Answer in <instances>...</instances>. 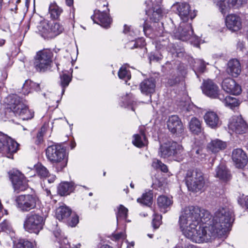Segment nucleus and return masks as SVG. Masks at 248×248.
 <instances>
[{"mask_svg":"<svg viewBox=\"0 0 248 248\" xmlns=\"http://www.w3.org/2000/svg\"><path fill=\"white\" fill-rule=\"evenodd\" d=\"M143 30L144 32L145 35L150 33L151 31V29L150 28V26H149L146 21H144V24L143 25Z\"/></svg>","mask_w":248,"mask_h":248,"instance_id":"6e6d98bb","label":"nucleus"},{"mask_svg":"<svg viewBox=\"0 0 248 248\" xmlns=\"http://www.w3.org/2000/svg\"><path fill=\"white\" fill-rule=\"evenodd\" d=\"M41 35L45 38H52L59 34L63 30V26L59 23L54 22L49 26L47 24H41L38 27Z\"/></svg>","mask_w":248,"mask_h":248,"instance_id":"9b49d317","label":"nucleus"},{"mask_svg":"<svg viewBox=\"0 0 248 248\" xmlns=\"http://www.w3.org/2000/svg\"><path fill=\"white\" fill-rule=\"evenodd\" d=\"M70 209L65 206L58 207L56 211V217L59 220H67L68 217L71 215Z\"/></svg>","mask_w":248,"mask_h":248,"instance_id":"cd10ccee","label":"nucleus"},{"mask_svg":"<svg viewBox=\"0 0 248 248\" xmlns=\"http://www.w3.org/2000/svg\"><path fill=\"white\" fill-rule=\"evenodd\" d=\"M114 237L116 239H124L125 237V234L124 232H121L115 234L114 235Z\"/></svg>","mask_w":248,"mask_h":248,"instance_id":"13d9d810","label":"nucleus"},{"mask_svg":"<svg viewBox=\"0 0 248 248\" xmlns=\"http://www.w3.org/2000/svg\"><path fill=\"white\" fill-rule=\"evenodd\" d=\"M232 159L238 168H243L248 163V157L245 152L241 149H234L232 153Z\"/></svg>","mask_w":248,"mask_h":248,"instance_id":"6ab92c4d","label":"nucleus"},{"mask_svg":"<svg viewBox=\"0 0 248 248\" xmlns=\"http://www.w3.org/2000/svg\"><path fill=\"white\" fill-rule=\"evenodd\" d=\"M190 154L193 158L201 159L204 156L202 154V150L200 148H193L190 151Z\"/></svg>","mask_w":248,"mask_h":248,"instance_id":"c03bdc74","label":"nucleus"},{"mask_svg":"<svg viewBox=\"0 0 248 248\" xmlns=\"http://www.w3.org/2000/svg\"><path fill=\"white\" fill-rule=\"evenodd\" d=\"M216 171V177L222 181H227L231 178L230 171L224 164H220L217 168Z\"/></svg>","mask_w":248,"mask_h":248,"instance_id":"bb28decb","label":"nucleus"},{"mask_svg":"<svg viewBox=\"0 0 248 248\" xmlns=\"http://www.w3.org/2000/svg\"><path fill=\"white\" fill-rule=\"evenodd\" d=\"M130 30V28L129 27L127 26L126 25H124V33H127L128 32H129L130 33H131ZM130 35H131V34H130Z\"/></svg>","mask_w":248,"mask_h":248,"instance_id":"680f3d73","label":"nucleus"},{"mask_svg":"<svg viewBox=\"0 0 248 248\" xmlns=\"http://www.w3.org/2000/svg\"><path fill=\"white\" fill-rule=\"evenodd\" d=\"M15 191L19 193L28 187V181L23 174L17 170H11L9 172Z\"/></svg>","mask_w":248,"mask_h":248,"instance_id":"9d476101","label":"nucleus"},{"mask_svg":"<svg viewBox=\"0 0 248 248\" xmlns=\"http://www.w3.org/2000/svg\"><path fill=\"white\" fill-rule=\"evenodd\" d=\"M10 108L16 115L19 116L23 120L31 119L34 116V112L29 109L27 106L16 95L12 97Z\"/></svg>","mask_w":248,"mask_h":248,"instance_id":"0eeeda50","label":"nucleus"},{"mask_svg":"<svg viewBox=\"0 0 248 248\" xmlns=\"http://www.w3.org/2000/svg\"><path fill=\"white\" fill-rule=\"evenodd\" d=\"M229 130L237 134H243L248 132V125L241 116H233L229 122Z\"/></svg>","mask_w":248,"mask_h":248,"instance_id":"f8f14e48","label":"nucleus"},{"mask_svg":"<svg viewBox=\"0 0 248 248\" xmlns=\"http://www.w3.org/2000/svg\"><path fill=\"white\" fill-rule=\"evenodd\" d=\"M203 118L206 124L211 128H217L221 125V122L218 115L214 111L207 112Z\"/></svg>","mask_w":248,"mask_h":248,"instance_id":"412c9836","label":"nucleus"},{"mask_svg":"<svg viewBox=\"0 0 248 248\" xmlns=\"http://www.w3.org/2000/svg\"><path fill=\"white\" fill-rule=\"evenodd\" d=\"M154 44L158 50H170L169 49V40L167 37L159 36L154 41Z\"/></svg>","mask_w":248,"mask_h":248,"instance_id":"c756f323","label":"nucleus"},{"mask_svg":"<svg viewBox=\"0 0 248 248\" xmlns=\"http://www.w3.org/2000/svg\"><path fill=\"white\" fill-rule=\"evenodd\" d=\"M172 203L171 200L165 196H160L157 199L158 205L161 210H164V212H166L165 210L169 207Z\"/></svg>","mask_w":248,"mask_h":248,"instance_id":"f704fd0d","label":"nucleus"},{"mask_svg":"<svg viewBox=\"0 0 248 248\" xmlns=\"http://www.w3.org/2000/svg\"><path fill=\"white\" fill-rule=\"evenodd\" d=\"M186 183L189 190L198 192L202 190L205 185V180L202 173L196 170H189L185 176Z\"/></svg>","mask_w":248,"mask_h":248,"instance_id":"39448f33","label":"nucleus"},{"mask_svg":"<svg viewBox=\"0 0 248 248\" xmlns=\"http://www.w3.org/2000/svg\"><path fill=\"white\" fill-rule=\"evenodd\" d=\"M140 88L142 93L151 95L155 91V81L153 78L145 79L140 83Z\"/></svg>","mask_w":248,"mask_h":248,"instance_id":"5701e85b","label":"nucleus"},{"mask_svg":"<svg viewBox=\"0 0 248 248\" xmlns=\"http://www.w3.org/2000/svg\"><path fill=\"white\" fill-rule=\"evenodd\" d=\"M18 144L10 137L0 133V152L13 154L18 150Z\"/></svg>","mask_w":248,"mask_h":248,"instance_id":"4468645a","label":"nucleus"},{"mask_svg":"<svg viewBox=\"0 0 248 248\" xmlns=\"http://www.w3.org/2000/svg\"><path fill=\"white\" fill-rule=\"evenodd\" d=\"M62 10L56 3H51L49 7V12L53 18H57L61 14Z\"/></svg>","mask_w":248,"mask_h":248,"instance_id":"c9c22d12","label":"nucleus"},{"mask_svg":"<svg viewBox=\"0 0 248 248\" xmlns=\"http://www.w3.org/2000/svg\"><path fill=\"white\" fill-rule=\"evenodd\" d=\"M37 174L42 178H46L49 174L47 169L41 163L34 166Z\"/></svg>","mask_w":248,"mask_h":248,"instance_id":"4c0bfd02","label":"nucleus"},{"mask_svg":"<svg viewBox=\"0 0 248 248\" xmlns=\"http://www.w3.org/2000/svg\"><path fill=\"white\" fill-rule=\"evenodd\" d=\"M150 61L158 62L162 59V55L161 54H155V53H151L149 56Z\"/></svg>","mask_w":248,"mask_h":248,"instance_id":"603ef678","label":"nucleus"},{"mask_svg":"<svg viewBox=\"0 0 248 248\" xmlns=\"http://www.w3.org/2000/svg\"><path fill=\"white\" fill-rule=\"evenodd\" d=\"M162 0H151L150 1H146V3L150 7V3H152V10L151 12H152L151 16H150V10L149 9L146 10V14L150 16V19L153 21L156 22L158 21L162 16V10L160 7V4Z\"/></svg>","mask_w":248,"mask_h":248,"instance_id":"f3484780","label":"nucleus"},{"mask_svg":"<svg viewBox=\"0 0 248 248\" xmlns=\"http://www.w3.org/2000/svg\"><path fill=\"white\" fill-rule=\"evenodd\" d=\"M52 52L48 49H44L38 51L35 57L34 62L36 70L39 72H45L51 67Z\"/></svg>","mask_w":248,"mask_h":248,"instance_id":"423d86ee","label":"nucleus"},{"mask_svg":"<svg viewBox=\"0 0 248 248\" xmlns=\"http://www.w3.org/2000/svg\"><path fill=\"white\" fill-rule=\"evenodd\" d=\"M71 81L70 76L66 74H63L61 76V84L62 87V93L64 92V88L67 87Z\"/></svg>","mask_w":248,"mask_h":248,"instance_id":"79ce46f5","label":"nucleus"},{"mask_svg":"<svg viewBox=\"0 0 248 248\" xmlns=\"http://www.w3.org/2000/svg\"><path fill=\"white\" fill-rule=\"evenodd\" d=\"M46 177L48 182L50 184L53 183L56 179V176L53 174H48Z\"/></svg>","mask_w":248,"mask_h":248,"instance_id":"4d7b16f0","label":"nucleus"},{"mask_svg":"<svg viewBox=\"0 0 248 248\" xmlns=\"http://www.w3.org/2000/svg\"><path fill=\"white\" fill-rule=\"evenodd\" d=\"M162 216L159 215L154 214V217L152 221L153 227L155 229L159 228L161 223Z\"/></svg>","mask_w":248,"mask_h":248,"instance_id":"de8ad7c7","label":"nucleus"},{"mask_svg":"<svg viewBox=\"0 0 248 248\" xmlns=\"http://www.w3.org/2000/svg\"><path fill=\"white\" fill-rule=\"evenodd\" d=\"M46 154L47 159L55 165L57 171H61L67 165L66 151L61 145L49 146L46 150Z\"/></svg>","mask_w":248,"mask_h":248,"instance_id":"7ed1b4c3","label":"nucleus"},{"mask_svg":"<svg viewBox=\"0 0 248 248\" xmlns=\"http://www.w3.org/2000/svg\"><path fill=\"white\" fill-rule=\"evenodd\" d=\"M222 88L226 93L233 95H238L242 91L241 86L231 78H226L223 80Z\"/></svg>","mask_w":248,"mask_h":248,"instance_id":"aec40b11","label":"nucleus"},{"mask_svg":"<svg viewBox=\"0 0 248 248\" xmlns=\"http://www.w3.org/2000/svg\"><path fill=\"white\" fill-rule=\"evenodd\" d=\"M194 67L200 72L203 73L204 72L206 63L202 60H198L195 62Z\"/></svg>","mask_w":248,"mask_h":248,"instance_id":"49530a36","label":"nucleus"},{"mask_svg":"<svg viewBox=\"0 0 248 248\" xmlns=\"http://www.w3.org/2000/svg\"><path fill=\"white\" fill-rule=\"evenodd\" d=\"M172 7L182 20L179 27L173 31L174 37L183 41L190 40L191 44L198 46V37L193 35L191 24L187 23L189 19L192 20L195 17L196 11L191 10L189 4L186 2H176Z\"/></svg>","mask_w":248,"mask_h":248,"instance_id":"f03ea898","label":"nucleus"},{"mask_svg":"<svg viewBox=\"0 0 248 248\" xmlns=\"http://www.w3.org/2000/svg\"><path fill=\"white\" fill-rule=\"evenodd\" d=\"M101 248H112L110 246H108V245H103Z\"/></svg>","mask_w":248,"mask_h":248,"instance_id":"338daca9","label":"nucleus"},{"mask_svg":"<svg viewBox=\"0 0 248 248\" xmlns=\"http://www.w3.org/2000/svg\"><path fill=\"white\" fill-rule=\"evenodd\" d=\"M152 166L156 169H160L161 171L164 172H166L168 171V168L167 166L158 159H154L153 160Z\"/></svg>","mask_w":248,"mask_h":248,"instance_id":"a19ab883","label":"nucleus"},{"mask_svg":"<svg viewBox=\"0 0 248 248\" xmlns=\"http://www.w3.org/2000/svg\"><path fill=\"white\" fill-rule=\"evenodd\" d=\"M31 88L30 87H26L24 88V85H23L22 88V93L24 95L28 94L29 93L31 92Z\"/></svg>","mask_w":248,"mask_h":248,"instance_id":"bf43d9fd","label":"nucleus"},{"mask_svg":"<svg viewBox=\"0 0 248 248\" xmlns=\"http://www.w3.org/2000/svg\"><path fill=\"white\" fill-rule=\"evenodd\" d=\"M227 71L233 77H237L241 72L239 62L236 59H232L228 63Z\"/></svg>","mask_w":248,"mask_h":248,"instance_id":"b1692460","label":"nucleus"},{"mask_svg":"<svg viewBox=\"0 0 248 248\" xmlns=\"http://www.w3.org/2000/svg\"><path fill=\"white\" fill-rule=\"evenodd\" d=\"M218 99L222 101L226 106L233 108L239 105V102L236 98L230 96H225L224 95H219Z\"/></svg>","mask_w":248,"mask_h":248,"instance_id":"7c9ffc66","label":"nucleus"},{"mask_svg":"<svg viewBox=\"0 0 248 248\" xmlns=\"http://www.w3.org/2000/svg\"><path fill=\"white\" fill-rule=\"evenodd\" d=\"M74 189V185L73 182H64L61 183L58 188V193L61 196L69 194Z\"/></svg>","mask_w":248,"mask_h":248,"instance_id":"c85d7f7f","label":"nucleus"},{"mask_svg":"<svg viewBox=\"0 0 248 248\" xmlns=\"http://www.w3.org/2000/svg\"><path fill=\"white\" fill-rule=\"evenodd\" d=\"M214 216H215V215ZM211 217L212 216L208 211L203 209H200V223L201 222L205 224L204 226H206L208 227L213 224V218L210 221ZM214 217H213V218H214Z\"/></svg>","mask_w":248,"mask_h":248,"instance_id":"72a5a7b5","label":"nucleus"},{"mask_svg":"<svg viewBox=\"0 0 248 248\" xmlns=\"http://www.w3.org/2000/svg\"><path fill=\"white\" fill-rule=\"evenodd\" d=\"M223 15L228 13L232 7L238 8L245 4L247 0H213Z\"/></svg>","mask_w":248,"mask_h":248,"instance_id":"ddd939ff","label":"nucleus"},{"mask_svg":"<svg viewBox=\"0 0 248 248\" xmlns=\"http://www.w3.org/2000/svg\"><path fill=\"white\" fill-rule=\"evenodd\" d=\"M128 209L123 205H120L118 207L116 213L117 222L120 220L126 219L127 216Z\"/></svg>","mask_w":248,"mask_h":248,"instance_id":"e433bc0d","label":"nucleus"},{"mask_svg":"<svg viewBox=\"0 0 248 248\" xmlns=\"http://www.w3.org/2000/svg\"><path fill=\"white\" fill-rule=\"evenodd\" d=\"M78 222V217L77 215H72L71 219L68 222V224L71 227H75Z\"/></svg>","mask_w":248,"mask_h":248,"instance_id":"3c124183","label":"nucleus"},{"mask_svg":"<svg viewBox=\"0 0 248 248\" xmlns=\"http://www.w3.org/2000/svg\"><path fill=\"white\" fill-rule=\"evenodd\" d=\"M16 248H34L35 244L26 239H20L16 245Z\"/></svg>","mask_w":248,"mask_h":248,"instance_id":"58836bf2","label":"nucleus"},{"mask_svg":"<svg viewBox=\"0 0 248 248\" xmlns=\"http://www.w3.org/2000/svg\"><path fill=\"white\" fill-rule=\"evenodd\" d=\"M67 5L71 6L73 5V0H65Z\"/></svg>","mask_w":248,"mask_h":248,"instance_id":"e2e57ef3","label":"nucleus"},{"mask_svg":"<svg viewBox=\"0 0 248 248\" xmlns=\"http://www.w3.org/2000/svg\"><path fill=\"white\" fill-rule=\"evenodd\" d=\"M59 243L60 244V248H71V247L66 237H62L59 238Z\"/></svg>","mask_w":248,"mask_h":248,"instance_id":"09e8293b","label":"nucleus"},{"mask_svg":"<svg viewBox=\"0 0 248 248\" xmlns=\"http://www.w3.org/2000/svg\"><path fill=\"white\" fill-rule=\"evenodd\" d=\"M147 140L144 133L141 132L140 134H135L133 136V144L141 148L147 144Z\"/></svg>","mask_w":248,"mask_h":248,"instance_id":"473e14b6","label":"nucleus"},{"mask_svg":"<svg viewBox=\"0 0 248 248\" xmlns=\"http://www.w3.org/2000/svg\"><path fill=\"white\" fill-rule=\"evenodd\" d=\"M202 88L203 93L212 98H218L219 95H222L219 93L218 86L210 79L204 81Z\"/></svg>","mask_w":248,"mask_h":248,"instance_id":"dca6fc26","label":"nucleus"},{"mask_svg":"<svg viewBox=\"0 0 248 248\" xmlns=\"http://www.w3.org/2000/svg\"><path fill=\"white\" fill-rule=\"evenodd\" d=\"M133 96L131 94H127L124 98L123 97V103L124 107L132 105Z\"/></svg>","mask_w":248,"mask_h":248,"instance_id":"8fccbe9b","label":"nucleus"},{"mask_svg":"<svg viewBox=\"0 0 248 248\" xmlns=\"http://www.w3.org/2000/svg\"><path fill=\"white\" fill-rule=\"evenodd\" d=\"M245 204L248 209V197L247 198L246 200L245 201Z\"/></svg>","mask_w":248,"mask_h":248,"instance_id":"774afa93","label":"nucleus"},{"mask_svg":"<svg viewBox=\"0 0 248 248\" xmlns=\"http://www.w3.org/2000/svg\"><path fill=\"white\" fill-rule=\"evenodd\" d=\"M167 126L170 131L176 135H179L184 132L183 124L177 115H172L169 117Z\"/></svg>","mask_w":248,"mask_h":248,"instance_id":"a211bd4d","label":"nucleus"},{"mask_svg":"<svg viewBox=\"0 0 248 248\" xmlns=\"http://www.w3.org/2000/svg\"><path fill=\"white\" fill-rule=\"evenodd\" d=\"M39 199L34 195H21L16 197L17 208L22 212H29L36 208Z\"/></svg>","mask_w":248,"mask_h":248,"instance_id":"1a4fd4ad","label":"nucleus"},{"mask_svg":"<svg viewBox=\"0 0 248 248\" xmlns=\"http://www.w3.org/2000/svg\"><path fill=\"white\" fill-rule=\"evenodd\" d=\"M186 248H199L197 246L193 245H189L187 246Z\"/></svg>","mask_w":248,"mask_h":248,"instance_id":"69168bd1","label":"nucleus"},{"mask_svg":"<svg viewBox=\"0 0 248 248\" xmlns=\"http://www.w3.org/2000/svg\"><path fill=\"white\" fill-rule=\"evenodd\" d=\"M183 148L176 142L168 141L161 144L158 155L162 158L172 156L175 160L180 161L183 155Z\"/></svg>","mask_w":248,"mask_h":248,"instance_id":"20e7f679","label":"nucleus"},{"mask_svg":"<svg viewBox=\"0 0 248 248\" xmlns=\"http://www.w3.org/2000/svg\"><path fill=\"white\" fill-rule=\"evenodd\" d=\"M54 234L56 238H58L59 239L60 238H62V237H63V236H62V235H61V230H57L56 231H55L54 232Z\"/></svg>","mask_w":248,"mask_h":248,"instance_id":"052dcab7","label":"nucleus"},{"mask_svg":"<svg viewBox=\"0 0 248 248\" xmlns=\"http://www.w3.org/2000/svg\"><path fill=\"white\" fill-rule=\"evenodd\" d=\"M0 227L3 231H6L9 230L10 226L8 222L6 220H4L0 224Z\"/></svg>","mask_w":248,"mask_h":248,"instance_id":"864d4df0","label":"nucleus"},{"mask_svg":"<svg viewBox=\"0 0 248 248\" xmlns=\"http://www.w3.org/2000/svg\"><path fill=\"white\" fill-rule=\"evenodd\" d=\"M226 147V143L219 139L212 140L207 145L208 149L214 153H216L220 151L224 150Z\"/></svg>","mask_w":248,"mask_h":248,"instance_id":"393cba45","label":"nucleus"},{"mask_svg":"<svg viewBox=\"0 0 248 248\" xmlns=\"http://www.w3.org/2000/svg\"><path fill=\"white\" fill-rule=\"evenodd\" d=\"M109 10H103L101 12L99 10H95L93 15L91 16L93 22L98 24L104 28H108L111 23V19L108 13Z\"/></svg>","mask_w":248,"mask_h":248,"instance_id":"2eb2a0df","label":"nucleus"},{"mask_svg":"<svg viewBox=\"0 0 248 248\" xmlns=\"http://www.w3.org/2000/svg\"><path fill=\"white\" fill-rule=\"evenodd\" d=\"M226 25L229 30L232 31H236L241 28L240 17L234 14L228 15L226 18Z\"/></svg>","mask_w":248,"mask_h":248,"instance_id":"4be33fe9","label":"nucleus"},{"mask_svg":"<svg viewBox=\"0 0 248 248\" xmlns=\"http://www.w3.org/2000/svg\"><path fill=\"white\" fill-rule=\"evenodd\" d=\"M188 127L193 134L199 135L203 131L202 122L196 117H193L188 123Z\"/></svg>","mask_w":248,"mask_h":248,"instance_id":"a878e982","label":"nucleus"},{"mask_svg":"<svg viewBox=\"0 0 248 248\" xmlns=\"http://www.w3.org/2000/svg\"><path fill=\"white\" fill-rule=\"evenodd\" d=\"M153 194L152 191L149 190L144 193L141 198L137 199V202L144 205L150 206L153 202Z\"/></svg>","mask_w":248,"mask_h":248,"instance_id":"2f4dec72","label":"nucleus"},{"mask_svg":"<svg viewBox=\"0 0 248 248\" xmlns=\"http://www.w3.org/2000/svg\"><path fill=\"white\" fill-rule=\"evenodd\" d=\"M43 141V135L42 133V132H39L37 133L36 140H35V143L36 144H39L41 143H42Z\"/></svg>","mask_w":248,"mask_h":248,"instance_id":"5fc2aeb1","label":"nucleus"},{"mask_svg":"<svg viewBox=\"0 0 248 248\" xmlns=\"http://www.w3.org/2000/svg\"><path fill=\"white\" fill-rule=\"evenodd\" d=\"M131 49L143 46L144 45V42L142 39H138L136 41H131L127 45Z\"/></svg>","mask_w":248,"mask_h":248,"instance_id":"37998d69","label":"nucleus"},{"mask_svg":"<svg viewBox=\"0 0 248 248\" xmlns=\"http://www.w3.org/2000/svg\"><path fill=\"white\" fill-rule=\"evenodd\" d=\"M200 208L190 206L183 209L179 224L183 234L192 241L207 242L217 236H221L230 230L234 220L232 208L225 207L215 213L213 224L207 227L200 224Z\"/></svg>","mask_w":248,"mask_h":248,"instance_id":"f257e3e1","label":"nucleus"},{"mask_svg":"<svg viewBox=\"0 0 248 248\" xmlns=\"http://www.w3.org/2000/svg\"><path fill=\"white\" fill-rule=\"evenodd\" d=\"M45 221L44 217L37 214L28 215L24 222V228L26 231L38 234L43 229Z\"/></svg>","mask_w":248,"mask_h":248,"instance_id":"6e6552de","label":"nucleus"},{"mask_svg":"<svg viewBox=\"0 0 248 248\" xmlns=\"http://www.w3.org/2000/svg\"><path fill=\"white\" fill-rule=\"evenodd\" d=\"M30 87L32 89H34L36 91L40 90V85L38 83H35L30 80H27L24 84V88Z\"/></svg>","mask_w":248,"mask_h":248,"instance_id":"a18cd8bd","label":"nucleus"},{"mask_svg":"<svg viewBox=\"0 0 248 248\" xmlns=\"http://www.w3.org/2000/svg\"><path fill=\"white\" fill-rule=\"evenodd\" d=\"M118 76L120 78L125 80L126 81L131 78L129 71L124 67H122L120 69L118 72Z\"/></svg>","mask_w":248,"mask_h":248,"instance_id":"ea45409f","label":"nucleus"},{"mask_svg":"<svg viewBox=\"0 0 248 248\" xmlns=\"http://www.w3.org/2000/svg\"><path fill=\"white\" fill-rule=\"evenodd\" d=\"M5 41L3 39H0V46H2L5 44Z\"/></svg>","mask_w":248,"mask_h":248,"instance_id":"0e129e2a","label":"nucleus"}]
</instances>
